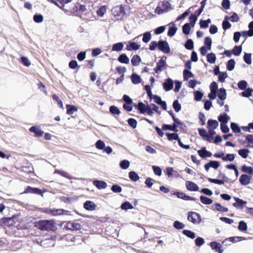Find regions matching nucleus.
Here are the masks:
<instances>
[{
	"mask_svg": "<svg viewBox=\"0 0 253 253\" xmlns=\"http://www.w3.org/2000/svg\"><path fill=\"white\" fill-rule=\"evenodd\" d=\"M177 127L178 126L175 123H173L172 126L169 125L165 124L162 126V129L164 130H170L176 132L178 131L177 129Z\"/></svg>",
	"mask_w": 253,
	"mask_h": 253,
	"instance_id": "nucleus-21",
	"label": "nucleus"
},
{
	"mask_svg": "<svg viewBox=\"0 0 253 253\" xmlns=\"http://www.w3.org/2000/svg\"><path fill=\"white\" fill-rule=\"evenodd\" d=\"M230 127H231V129L234 132L240 133L241 132V129H240L239 126L235 123H231Z\"/></svg>",
	"mask_w": 253,
	"mask_h": 253,
	"instance_id": "nucleus-56",
	"label": "nucleus"
},
{
	"mask_svg": "<svg viewBox=\"0 0 253 253\" xmlns=\"http://www.w3.org/2000/svg\"><path fill=\"white\" fill-rule=\"evenodd\" d=\"M217 96L219 99H220L221 106L223 105V100L226 98V90L223 88H221L219 89Z\"/></svg>",
	"mask_w": 253,
	"mask_h": 253,
	"instance_id": "nucleus-19",
	"label": "nucleus"
},
{
	"mask_svg": "<svg viewBox=\"0 0 253 253\" xmlns=\"http://www.w3.org/2000/svg\"><path fill=\"white\" fill-rule=\"evenodd\" d=\"M210 246L212 250H215L218 253H222L223 250H221V245L220 243L216 242H211L210 243Z\"/></svg>",
	"mask_w": 253,
	"mask_h": 253,
	"instance_id": "nucleus-20",
	"label": "nucleus"
},
{
	"mask_svg": "<svg viewBox=\"0 0 253 253\" xmlns=\"http://www.w3.org/2000/svg\"><path fill=\"white\" fill-rule=\"evenodd\" d=\"M177 30V28L176 27L173 26L169 28L168 32V35L170 37H173L175 34Z\"/></svg>",
	"mask_w": 253,
	"mask_h": 253,
	"instance_id": "nucleus-58",
	"label": "nucleus"
},
{
	"mask_svg": "<svg viewBox=\"0 0 253 253\" xmlns=\"http://www.w3.org/2000/svg\"><path fill=\"white\" fill-rule=\"evenodd\" d=\"M93 184L98 189H105L107 186V183L102 180H95L93 181Z\"/></svg>",
	"mask_w": 253,
	"mask_h": 253,
	"instance_id": "nucleus-18",
	"label": "nucleus"
},
{
	"mask_svg": "<svg viewBox=\"0 0 253 253\" xmlns=\"http://www.w3.org/2000/svg\"><path fill=\"white\" fill-rule=\"evenodd\" d=\"M124 47V44L122 42H118L113 44L112 50L115 51H120L122 50Z\"/></svg>",
	"mask_w": 253,
	"mask_h": 253,
	"instance_id": "nucleus-35",
	"label": "nucleus"
},
{
	"mask_svg": "<svg viewBox=\"0 0 253 253\" xmlns=\"http://www.w3.org/2000/svg\"><path fill=\"white\" fill-rule=\"evenodd\" d=\"M186 187L188 190L192 191H197L199 189L198 186L196 184L190 181H186Z\"/></svg>",
	"mask_w": 253,
	"mask_h": 253,
	"instance_id": "nucleus-17",
	"label": "nucleus"
},
{
	"mask_svg": "<svg viewBox=\"0 0 253 253\" xmlns=\"http://www.w3.org/2000/svg\"><path fill=\"white\" fill-rule=\"evenodd\" d=\"M118 60L121 63L128 64L129 62L128 57L126 55V54H121L118 58Z\"/></svg>",
	"mask_w": 253,
	"mask_h": 253,
	"instance_id": "nucleus-26",
	"label": "nucleus"
},
{
	"mask_svg": "<svg viewBox=\"0 0 253 253\" xmlns=\"http://www.w3.org/2000/svg\"><path fill=\"white\" fill-rule=\"evenodd\" d=\"M96 147L99 150H103L105 146L104 142L101 140H98L95 143Z\"/></svg>",
	"mask_w": 253,
	"mask_h": 253,
	"instance_id": "nucleus-63",
	"label": "nucleus"
},
{
	"mask_svg": "<svg viewBox=\"0 0 253 253\" xmlns=\"http://www.w3.org/2000/svg\"><path fill=\"white\" fill-rule=\"evenodd\" d=\"M247 85V82L245 80L241 81L238 83V87L241 90L245 89Z\"/></svg>",
	"mask_w": 253,
	"mask_h": 253,
	"instance_id": "nucleus-62",
	"label": "nucleus"
},
{
	"mask_svg": "<svg viewBox=\"0 0 253 253\" xmlns=\"http://www.w3.org/2000/svg\"><path fill=\"white\" fill-rule=\"evenodd\" d=\"M20 62L24 66L29 67L31 65V61L25 56H22L20 58Z\"/></svg>",
	"mask_w": 253,
	"mask_h": 253,
	"instance_id": "nucleus-40",
	"label": "nucleus"
},
{
	"mask_svg": "<svg viewBox=\"0 0 253 253\" xmlns=\"http://www.w3.org/2000/svg\"><path fill=\"white\" fill-rule=\"evenodd\" d=\"M200 199L201 202L205 205H210L212 203V200L206 196H201Z\"/></svg>",
	"mask_w": 253,
	"mask_h": 253,
	"instance_id": "nucleus-37",
	"label": "nucleus"
},
{
	"mask_svg": "<svg viewBox=\"0 0 253 253\" xmlns=\"http://www.w3.org/2000/svg\"><path fill=\"white\" fill-rule=\"evenodd\" d=\"M194 75L190 71L185 69L183 71V78L184 80H187L190 78H194Z\"/></svg>",
	"mask_w": 253,
	"mask_h": 253,
	"instance_id": "nucleus-39",
	"label": "nucleus"
},
{
	"mask_svg": "<svg viewBox=\"0 0 253 253\" xmlns=\"http://www.w3.org/2000/svg\"><path fill=\"white\" fill-rule=\"evenodd\" d=\"M15 215L11 217L3 218L0 219V225L1 226L11 227L14 224V218Z\"/></svg>",
	"mask_w": 253,
	"mask_h": 253,
	"instance_id": "nucleus-6",
	"label": "nucleus"
},
{
	"mask_svg": "<svg viewBox=\"0 0 253 253\" xmlns=\"http://www.w3.org/2000/svg\"><path fill=\"white\" fill-rule=\"evenodd\" d=\"M130 163L128 160H124L120 163V167L124 169H127L129 166Z\"/></svg>",
	"mask_w": 253,
	"mask_h": 253,
	"instance_id": "nucleus-49",
	"label": "nucleus"
},
{
	"mask_svg": "<svg viewBox=\"0 0 253 253\" xmlns=\"http://www.w3.org/2000/svg\"><path fill=\"white\" fill-rule=\"evenodd\" d=\"M173 86V81L169 78L163 83V87L165 91H168L171 90Z\"/></svg>",
	"mask_w": 253,
	"mask_h": 253,
	"instance_id": "nucleus-16",
	"label": "nucleus"
},
{
	"mask_svg": "<svg viewBox=\"0 0 253 253\" xmlns=\"http://www.w3.org/2000/svg\"><path fill=\"white\" fill-rule=\"evenodd\" d=\"M235 203L233 204V206L237 209L240 208L243 209L247 204V202L237 197H234Z\"/></svg>",
	"mask_w": 253,
	"mask_h": 253,
	"instance_id": "nucleus-11",
	"label": "nucleus"
},
{
	"mask_svg": "<svg viewBox=\"0 0 253 253\" xmlns=\"http://www.w3.org/2000/svg\"><path fill=\"white\" fill-rule=\"evenodd\" d=\"M166 65V62L165 60L162 58L157 64L155 71L156 73L159 74L164 69V67Z\"/></svg>",
	"mask_w": 253,
	"mask_h": 253,
	"instance_id": "nucleus-13",
	"label": "nucleus"
},
{
	"mask_svg": "<svg viewBox=\"0 0 253 253\" xmlns=\"http://www.w3.org/2000/svg\"><path fill=\"white\" fill-rule=\"evenodd\" d=\"M81 227L79 223L69 221L65 227L68 230L77 231L81 229Z\"/></svg>",
	"mask_w": 253,
	"mask_h": 253,
	"instance_id": "nucleus-10",
	"label": "nucleus"
},
{
	"mask_svg": "<svg viewBox=\"0 0 253 253\" xmlns=\"http://www.w3.org/2000/svg\"><path fill=\"white\" fill-rule=\"evenodd\" d=\"M251 176L243 174L240 176L239 181L242 185L246 186L250 183Z\"/></svg>",
	"mask_w": 253,
	"mask_h": 253,
	"instance_id": "nucleus-12",
	"label": "nucleus"
},
{
	"mask_svg": "<svg viewBox=\"0 0 253 253\" xmlns=\"http://www.w3.org/2000/svg\"><path fill=\"white\" fill-rule=\"evenodd\" d=\"M121 208L123 210L126 211L128 210L132 209L133 207L130 202L126 201L122 204Z\"/></svg>",
	"mask_w": 253,
	"mask_h": 253,
	"instance_id": "nucleus-30",
	"label": "nucleus"
},
{
	"mask_svg": "<svg viewBox=\"0 0 253 253\" xmlns=\"http://www.w3.org/2000/svg\"><path fill=\"white\" fill-rule=\"evenodd\" d=\"M158 49L165 53H169L170 51L168 42L166 41L160 40L158 42Z\"/></svg>",
	"mask_w": 253,
	"mask_h": 253,
	"instance_id": "nucleus-5",
	"label": "nucleus"
},
{
	"mask_svg": "<svg viewBox=\"0 0 253 253\" xmlns=\"http://www.w3.org/2000/svg\"><path fill=\"white\" fill-rule=\"evenodd\" d=\"M44 212L49 214H51L52 215H58L64 214V212H68L67 211H65L63 209H56L52 210L50 209H46L44 210Z\"/></svg>",
	"mask_w": 253,
	"mask_h": 253,
	"instance_id": "nucleus-8",
	"label": "nucleus"
},
{
	"mask_svg": "<svg viewBox=\"0 0 253 253\" xmlns=\"http://www.w3.org/2000/svg\"><path fill=\"white\" fill-rule=\"evenodd\" d=\"M140 48V45L137 44L135 42H129V44L126 46V49L128 51L131 50H136L139 49Z\"/></svg>",
	"mask_w": 253,
	"mask_h": 253,
	"instance_id": "nucleus-25",
	"label": "nucleus"
},
{
	"mask_svg": "<svg viewBox=\"0 0 253 253\" xmlns=\"http://www.w3.org/2000/svg\"><path fill=\"white\" fill-rule=\"evenodd\" d=\"M208 128L216 129L218 126V123L217 121L214 120H209L208 121Z\"/></svg>",
	"mask_w": 253,
	"mask_h": 253,
	"instance_id": "nucleus-28",
	"label": "nucleus"
},
{
	"mask_svg": "<svg viewBox=\"0 0 253 253\" xmlns=\"http://www.w3.org/2000/svg\"><path fill=\"white\" fill-rule=\"evenodd\" d=\"M54 225L52 220H41L37 222L35 226L42 231H50L53 229Z\"/></svg>",
	"mask_w": 253,
	"mask_h": 253,
	"instance_id": "nucleus-1",
	"label": "nucleus"
},
{
	"mask_svg": "<svg viewBox=\"0 0 253 253\" xmlns=\"http://www.w3.org/2000/svg\"><path fill=\"white\" fill-rule=\"evenodd\" d=\"M141 62V58L137 55H133L131 59V62L133 66H137Z\"/></svg>",
	"mask_w": 253,
	"mask_h": 253,
	"instance_id": "nucleus-29",
	"label": "nucleus"
},
{
	"mask_svg": "<svg viewBox=\"0 0 253 253\" xmlns=\"http://www.w3.org/2000/svg\"><path fill=\"white\" fill-rule=\"evenodd\" d=\"M242 171L244 173H247L248 174H252L253 172V168L251 167H248L244 165L242 167Z\"/></svg>",
	"mask_w": 253,
	"mask_h": 253,
	"instance_id": "nucleus-43",
	"label": "nucleus"
},
{
	"mask_svg": "<svg viewBox=\"0 0 253 253\" xmlns=\"http://www.w3.org/2000/svg\"><path fill=\"white\" fill-rule=\"evenodd\" d=\"M253 91V89L251 88H246L244 91L242 92V95L244 97H250L252 96V92Z\"/></svg>",
	"mask_w": 253,
	"mask_h": 253,
	"instance_id": "nucleus-60",
	"label": "nucleus"
},
{
	"mask_svg": "<svg viewBox=\"0 0 253 253\" xmlns=\"http://www.w3.org/2000/svg\"><path fill=\"white\" fill-rule=\"evenodd\" d=\"M185 48L188 50H192L194 48V42L191 39H188L184 45Z\"/></svg>",
	"mask_w": 253,
	"mask_h": 253,
	"instance_id": "nucleus-48",
	"label": "nucleus"
},
{
	"mask_svg": "<svg viewBox=\"0 0 253 253\" xmlns=\"http://www.w3.org/2000/svg\"><path fill=\"white\" fill-rule=\"evenodd\" d=\"M198 153L199 156L203 159L207 157H211L212 155L211 153L207 151L205 147H203L201 148V149L198 150Z\"/></svg>",
	"mask_w": 253,
	"mask_h": 253,
	"instance_id": "nucleus-15",
	"label": "nucleus"
},
{
	"mask_svg": "<svg viewBox=\"0 0 253 253\" xmlns=\"http://www.w3.org/2000/svg\"><path fill=\"white\" fill-rule=\"evenodd\" d=\"M107 7L105 5L101 6L96 11L98 16L102 17L106 12Z\"/></svg>",
	"mask_w": 253,
	"mask_h": 253,
	"instance_id": "nucleus-44",
	"label": "nucleus"
},
{
	"mask_svg": "<svg viewBox=\"0 0 253 253\" xmlns=\"http://www.w3.org/2000/svg\"><path fill=\"white\" fill-rule=\"evenodd\" d=\"M172 194L174 195H176L178 198L182 199L186 201L189 200L195 201L197 200L196 198L188 196L181 192H174L173 193H172Z\"/></svg>",
	"mask_w": 253,
	"mask_h": 253,
	"instance_id": "nucleus-7",
	"label": "nucleus"
},
{
	"mask_svg": "<svg viewBox=\"0 0 253 253\" xmlns=\"http://www.w3.org/2000/svg\"><path fill=\"white\" fill-rule=\"evenodd\" d=\"M22 193H34L38 195H42V193L41 189L38 188H33L31 186H28Z\"/></svg>",
	"mask_w": 253,
	"mask_h": 253,
	"instance_id": "nucleus-14",
	"label": "nucleus"
},
{
	"mask_svg": "<svg viewBox=\"0 0 253 253\" xmlns=\"http://www.w3.org/2000/svg\"><path fill=\"white\" fill-rule=\"evenodd\" d=\"M218 120L221 123L227 124L230 120V117L226 113H223L218 116Z\"/></svg>",
	"mask_w": 253,
	"mask_h": 253,
	"instance_id": "nucleus-24",
	"label": "nucleus"
},
{
	"mask_svg": "<svg viewBox=\"0 0 253 253\" xmlns=\"http://www.w3.org/2000/svg\"><path fill=\"white\" fill-rule=\"evenodd\" d=\"M190 8L185 11L184 13H183L181 15L178 16L176 19V21H179L181 19H184L186 18L188 14L190 13Z\"/></svg>",
	"mask_w": 253,
	"mask_h": 253,
	"instance_id": "nucleus-61",
	"label": "nucleus"
},
{
	"mask_svg": "<svg viewBox=\"0 0 253 253\" xmlns=\"http://www.w3.org/2000/svg\"><path fill=\"white\" fill-rule=\"evenodd\" d=\"M242 46L236 45L233 49V54L235 56H239L242 52Z\"/></svg>",
	"mask_w": 253,
	"mask_h": 253,
	"instance_id": "nucleus-54",
	"label": "nucleus"
},
{
	"mask_svg": "<svg viewBox=\"0 0 253 253\" xmlns=\"http://www.w3.org/2000/svg\"><path fill=\"white\" fill-rule=\"evenodd\" d=\"M182 233L187 237L192 239H194L196 237L195 233L191 230H183Z\"/></svg>",
	"mask_w": 253,
	"mask_h": 253,
	"instance_id": "nucleus-38",
	"label": "nucleus"
},
{
	"mask_svg": "<svg viewBox=\"0 0 253 253\" xmlns=\"http://www.w3.org/2000/svg\"><path fill=\"white\" fill-rule=\"evenodd\" d=\"M250 150L248 149H241L238 151V154L243 158L246 159L248 157Z\"/></svg>",
	"mask_w": 253,
	"mask_h": 253,
	"instance_id": "nucleus-33",
	"label": "nucleus"
},
{
	"mask_svg": "<svg viewBox=\"0 0 253 253\" xmlns=\"http://www.w3.org/2000/svg\"><path fill=\"white\" fill-rule=\"evenodd\" d=\"M151 39V34L150 32H145L143 35L142 41L145 43L148 42Z\"/></svg>",
	"mask_w": 253,
	"mask_h": 253,
	"instance_id": "nucleus-45",
	"label": "nucleus"
},
{
	"mask_svg": "<svg viewBox=\"0 0 253 253\" xmlns=\"http://www.w3.org/2000/svg\"><path fill=\"white\" fill-rule=\"evenodd\" d=\"M235 60L233 59H230L227 62V69L230 71H232L235 67Z\"/></svg>",
	"mask_w": 253,
	"mask_h": 253,
	"instance_id": "nucleus-41",
	"label": "nucleus"
},
{
	"mask_svg": "<svg viewBox=\"0 0 253 253\" xmlns=\"http://www.w3.org/2000/svg\"><path fill=\"white\" fill-rule=\"evenodd\" d=\"M60 200L61 201L64 203L70 204L72 203L75 200V199L72 197L62 196L60 197Z\"/></svg>",
	"mask_w": 253,
	"mask_h": 253,
	"instance_id": "nucleus-57",
	"label": "nucleus"
},
{
	"mask_svg": "<svg viewBox=\"0 0 253 253\" xmlns=\"http://www.w3.org/2000/svg\"><path fill=\"white\" fill-rule=\"evenodd\" d=\"M131 80L133 84H138L141 82L140 76L135 73H133L131 75Z\"/></svg>",
	"mask_w": 253,
	"mask_h": 253,
	"instance_id": "nucleus-34",
	"label": "nucleus"
},
{
	"mask_svg": "<svg viewBox=\"0 0 253 253\" xmlns=\"http://www.w3.org/2000/svg\"><path fill=\"white\" fill-rule=\"evenodd\" d=\"M167 138L169 141H172L173 140H176L177 141L178 143L179 142V141H180L181 139L179 137V135L177 133H169L167 132L166 133Z\"/></svg>",
	"mask_w": 253,
	"mask_h": 253,
	"instance_id": "nucleus-22",
	"label": "nucleus"
},
{
	"mask_svg": "<svg viewBox=\"0 0 253 253\" xmlns=\"http://www.w3.org/2000/svg\"><path fill=\"white\" fill-rule=\"evenodd\" d=\"M95 204L90 201H86L84 204V208L88 211H93L95 209Z\"/></svg>",
	"mask_w": 253,
	"mask_h": 253,
	"instance_id": "nucleus-23",
	"label": "nucleus"
},
{
	"mask_svg": "<svg viewBox=\"0 0 253 253\" xmlns=\"http://www.w3.org/2000/svg\"><path fill=\"white\" fill-rule=\"evenodd\" d=\"M216 59L215 55L213 53H210L207 55V60L210 63H214L215 62Z\"/></svg>",
	"mask_w": 253,
	"mask_h": 253,
	"instance_id": "nucleus-42",
	"label": "nucleus"
},
{
	"mask_svg": "<svg viewBox=\"0 0 253 253\" xmlns=\"http://www.w3.org/2000/svg\"><path fill=\"white\" fill-rule=\"evenodd\" d=\"M190 30L191 28L189 23L185 24L182 27V31L185 35H189L190 32Z\"/></svg>",
	"mask_w": 253,
	"mask_h": 253,
	"instance_id": "nucleus-53",
	"label": "nucleus"
},
{
	"mask_svg": "<svg viewBox=\"0 0 253 253\" xmlns=\"http://www.w3.org/2000/svg\"><path fill=\"white\" fill-rule=\"evenodd\" d=\"M112 13L118 20H121L125 14V9L122 5L117 6L112 9Z\"/></svg>",
	"mask_w": 253,
	"mask_h": 253,
	"instance_id": "nucleus-3",
	"label": "nucleus"
},
{
	"mask_svg": "<svg viewBox=\"0 0 253 253\" xmlns=\"http://www.w3.org/2000/svg\"><path fill=\"white\" fill-rule=\"evenodd\" d=\"M134 106L138 111H151L148 110L147 106L141 102H139L138 104H134Z\"/></svg>",
	"mask_w": 253,
	"mask_h": 253,
	"instance_id": "nucleus-27",
	"label": "nucleus"
},
{
	"mask_svg": "<svg viewBox=\"0 0 253 253\" xmlns=\"http://www.w3.org/2000/svg\"><path fill=\"white\" fill-rule=\"evenodd\" d=\"M34 21L37 23H42L43 21V17L42 14H35L33 17Z\"/></svg>",
	"mask_w": 253,
	"mask_h": 253,
	"instance_id": "nucleus-50",
	"label": "nucleus"
},
{
	"mask_svg": "<svg viewBox=\"0 0 253 253\" xmlns=\"http://www.w3.org/2000/svg\"><path fill=\"white\" fill-rule=\"evenodd\" d=\"M187 220L194 224H199L202 221V218L199 213L189 211L188 212Z\"/></svg>",
	"mask_w": 253,
	"mask_h": 253,
	"instance_id": "nucleus-4",
	"label": "nucleus"
},
{
	"mask_svg": "<svg viewBox=\"0 0 253 253\" xmlns=\"http://www.w3.org/2000/svg\"><path fill=\"white\" fill-rule=\"evenodd\" d=\"M29 130L31 132H34L36 137L42 136L44 132L41 129L40 126H35L30 128Z\"/></svg>",
	"mask_w": 253,
	"mask_h": 253,
	"instance_id": "nucleus-9",
	"label": "nucleus"
},
{
	"mask_svg": "<svg viewBox=\"0 0 253 253\" xmlns=\"http://www.w3.org/2000/svg\"><path fill=\"white\" fill-rule=\"evenodd\" d=\"M161 6L165 12L172 9L171 4L168 1H164L161 4Z\"/></svg>",
	"mask_w": 253,
	"mask_h": 253,
	"instance_id": "nucleus-32",
	"label": "nucleus"
},
{
	"mask_svg": "<svg viewBox=\"0 0 253 253\" xmlns=\"http://www.w3.org/2000/svg\"><path fill=\"white\" fill-rule=\"evenodd\" d=\"M244 60L247 64H251L252 63L251 54L245 53L244 56Z\"/></svg>",
	"mask_w": 253,
	"mask_h": 253,
	"instance_id": "nucleus-64",
	"label": "nucleus"
},
{
	"mask_svg": "<svg viewBox=\"0 0 253 253\" xmlns=\"http://www.w3.org/2000/svg\"><path fill=\"white\" fill-rule=\"evenodd\" d=\"M74 14L82 13L86 11V7L84 5L79 3L73 4L72 6L69 9H63Z\"/></svg>",
	"mask_w": 253,
	"mask_h": 253,
	"instance_id": "nucleus-2",
	"label": "nucleus"
},
{
	"mask_svg": "<svg viewBox=\"0 0 253 253\" xmlns=\"http://www.w3.org/2000/svg\"><path fill=\"white\" fill-rule=\"evenodd\" d=\"M72 0H57V2H55L54 3L62 9L65 6L66 4L71 2Z\"/></svg>",
	"mask_w": 253,
	"mask_h": 253,
	"instance_id": "nucleus-31",
	"label": "nucleus"
},
{
	"mask_svg": "<svg viewBox=\"0 0 253 253\" xmlns=\"http://www.w3.org/2000/svg\"><path fill=\"white\" fill-rule=\"evenodd\" d=\"M228 75L226 72H221L218 76V81L221 83H224L225 80L227 78Z\"/></svg>",
	"mask_w": 253,
	"mask_h": 253,
	"instance_id": "nucleus-59",
	"label": "nucleus"
},
{
	"mask_svg": "<svg viewBox=\"0 0 253 253\" xmlns=\"http://www.w3.org/2000/svg\"><path fill=\"white\" fill-rule=\"evenodd\" d=\"M248 226L247 223L244 221H240L239 223L238 229L241 231H246Z\"/></svg>",
	"mask_w": 253,
	"mask_h": 253,
	"instance_id": "nucleus-47",
	"label": "nucleus"
},
{
	"mask_svg": "<svg viewBox=\"0 0 253 253\" xmlns=\"http://www.w3.org/2000/svg\"><path fill=\"white\" fill-rule=\"evenodd\" d=\"M129 178L133 181H136L139 179L138 174L134 171H131L128 173Z\"/></svg>",
	"mask_w": 253,
	"mask_h": 253,
	"instance_id": "nucleus-36",
	"label": "nucleus"
},
{
	"mask_svg": "<svg viewBox=\"0 0 253 253\" xmlns=\"http://www.w3.org/2000/svg\"><path fill=\"white\" fill-rule=\"evenodd\" d=\"M235 157V155L233 154H227L225 157L222 158V160L224 161H230L232 162Z\"/></svg>",
	"mask_w": 253,
	"mask_h": 253,
	"instance_id": "nucleus-51",
	"label": "nucleus"
},
{
	"mask_svg": "<svg viewBox=\"0 0 253 253\" xmlns=\"http://www.w3.org/2000/svg\"><path fill=\"white\" fill-rule=\"evenodd\" d=\"M111 190L114 193H121L122 191V187L117 184H113L111 188Z\"/></svg>",
	"mask_w": 253,
	"mask_h": 253,
	"instance_id": "nucleus-55",
	"label": "nucleus"
},
{
	"mask_svg": "<svg viewBox=\"0 0 253 253\" xmlns=\"http://www.w3.org/2000/svg\"><path fill=\"white\" fill-rule=\"evenodd\" d=\"M214 206L215 207L216 210L217 211L221 212H227L228 211L227 208L222 206L219 203H215L214 204Z\"/></svg>",
	"mask_w": 253,
	"mask_h": 253,
	"instance_id": "nucleus-46",
	"label": "nucleus"
},
{
	"mask_svg": "<svg viewBox=\"0 0 253 253\" xmlns=\"http://www.w3.org/2000/svg\"><path fill=\"white\" fill-rule=\"evenodd\" d=\"M173 226L175 229L178 230L182 229L185 227V225L183 223L177 220L174 222Z\"/></svg>",
	"mask_w": 253,
	"mask_h": 253,
	"instance_id": "nucleus-52",
	"label": "nucleus"
}]
</instances>
